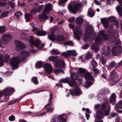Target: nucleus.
Instances as JSON below:
<instances>
[{
    "label": "nucleus",
    "instance_id": "1",
    "mask_svg": "<svg viewBox=\"0 0 122 122\" xmlns=\"http://www.w3.org/2000/svg\"><path fill=\"white\" fill-rule=\"evenodd\" d=\"M76 70V68H73L70 69V77H67L61 79L60 82L61 83H68L69 86L71 87L75 86L74 88L71 89L69 90V92L68 93L66 96L67 97L70 96L71 95L72 96H76V72L74 70Z\"/></svg>",
    "mask_w": 122,
    "mask_h": 122
},
{
    "label": "nucleus",
    "instance_id": "2",
    "mask_svg": "<svg viewBox=\"0 0 122 122\" xmlns=\"http://www.w3.org/2000/svg\"><path fill=\"white\" fill-rule=\"evenodd\" d=\"M77 69L78 71L77 72V86L82 83L83 76L87 71L83 68L77 67Z\"/></svg>",
    "mask_w": 122,
    "mask_h": 122
},
{
    "label": "nucleus",
    "instance_id": "3",
    "mask_svg": "<svg viewBox=\"0 0 122 122\" xmlns=\"http://www.w3.org/2000/svg\"><path fill=\"white\" fill-rule=\"evenodd\" d=\"M15 91V89L13 88L7 87L4 90L3 92H0V97L4 95L5 101H7L9 99V96L11 95Z\"/></svg>",
    "mask_w": 122,
    "mask_h": 122
},
{
    "label": "nucleus",
    "instance_id": "4",
    "mask_svg": "<svg viewBox=\"0 0 122 122\" xmlns=\"http://www.w3.org/2000/svg\"><path fill=\"white\" fill-rule=\"evenodd\" d=\"M92 29L90 26H89L86 30L84 40V41L88 43L91 41L92 38Z\"/></svg>",
    "mask_w": 122,
    "mask_h": 122
},
{
    "label": "nucleus",
    "instance_id": "5",
    "mask_svg": "<svg viewBox=\"0 0 122 122\" xmlns=\"http://www.w3.org/2000/svg\"><path fill=\"white\" fill-rule=\"evenodd\" d=\"M11 36L10 34H7L4 35L0 39V46L1 47L3 45L8 43L11 40Z\"/></svg>",
    "mask_w": 122,
    "mask_h": 122
},
{
    "label": "nucleus",
    "instance_id": "6",
    "mask_svg": "<svg viewBox=\"0 0 122 122\" xmlns=\"http://www.w3.org/2000/svg\"><path fill=\"white\" fill-rule=\"evenodd\" d=\"M20 62L19 58L17 57H15L12 58L10 61L11 64L15 68L17 67Z\"/></svg>",
    "mask_w": 122,
    "mask_h": 122
},
{
    "label": "nucleus",
    "instance_id": "7",
    "mask_svg": "<svg viewBox=\"0 0 122 122\" xmlns=\"http://www.w3.org/2000/svg\"><path fill=\"white\" fill-rule=\"evenodd\" d=\"M68 8L70 12L74 14L76 13V1H72L71 5H68Z\"/></svg>",
    "mask_w": 122,
    "mask_h": 122
},
{
    "label": "nucleus",
    "instance_id": "8",
    "mask_svg": "<svg viewBox=\"0 0 122 122\" xmlns=\"http://www.w3.org/2000/svg\"><path fill=\"white\" fill-rule=\"evenodd\" d=\"M122 51L121 47L120 46H116L112 49V53L114 55L117 56L120 55Z\"/></svg>",
    "mask_w": 122,
    "mask_h": 122
},
{
    "label": "nucleus",
    "instance_id": "9",
    "mask_svg": "<svg viewBox=\"0 0 122 122\" xmlns=\"http://www.w3.org/2000/svg\"><path fill=\"white\" fill-rule=\"evenodd\" d=\"M106 33V32L104 30L100 31V34L101 36L100 38L102 41H106L109 40L110 36Z\"/></svg>",
    "mask_w": 122,
    "mask_h": 122
},
{
    "label": "nucleus",
    "instance_id": "10",
    "mask_svg": "<svg viewBox=\"0 0 122 122\" xmlns=\"http://www.w3.org/2000/svg\"><path fill=\"white\" fill-rule=\"evenodd\" d=\"M58 29L57 27H54L51 28L50 32V35L48 36V37L49 39L51 41H54L55 40V35L54 33L55 31Z\"/></svg>",
    "mask_w": 122,
    "mask_h": 122
},
{
    "label": "nucleus",
    "instance_id": "11",
    "mask_svg": "<svg viewBox=\"0 0 122 122\" xmlns=\"http://www.w3.org/2000/svg\"><path fill=\"white\" fill-rule=\"evenodd\" d=\"M61 55L65 57L68 58L69 56H76V51L75 50H68L66 52L62 53Z\"/></svg>",
    "mask_w": 122,
    "mask_h": 122
},
{
    "label": "nucleus",
    "instance_id": "12",
    "mask_svg": "<svg viewBox=\"0 0 122 122\" xmlns=\"http://www.w3.org/2000/svg\"><path fill=\"white\" fill-rule=\"evenodd\" d=\"M111 78L112 81L115 83H116L118 81V75L115 71L113 70L110 73Z\"/></svg>",
    "mask_w": 122,
    "mask_h": 122
},
{
    "label": "nucleus",
    "instance_id": "13",
    "mask_svg": "<svg viewBox=\"0 0 122 122\" xmlns=\"http://www.w3.org/2000/svg\"><path fill=\"white\" fill-rule=\"evenodd\" d=\"M55 65L56 67L57 68H63L65 66V62L61 59L57 60L55 62Z\"/></svg>",
    "mask_w": 122,
    "mask_h": 122
},
{
    "label": "nucleus",
    "instance_id": "14",
    "mask_svg": "<svg viewBox=\"0 0 122 122\" xmlns=\"http://www.w3.org/2000/svg\"><path fill=\"white\" fill-rule=\"evenodd\" d=\"M83 77H84L86 81H91L93 82L95 81L94 78L92 76L90 73L87 71L83 75Z\"/></svg>",
    "mask_w": 122,
    "mask_h": 122
},
{
    "label": "nucleus",
    "instance_id": "15",
    "mask_svg": "<svg viewBox=\"0 0 122 122\" xmlns=\"http://www.w3.org/2000/svg\"><path fill=\"white\" fill-rule=\"evenodd\" d=\"M15 49L18 51H20L25 48V46L24 44L19 41H17L15 44Z\"/></svg>",
    "mask_w": 122,
    "mask_h": 122
},
{
    "label": "nucleus",
    "instance_id": "16",
    "mask_svg": "<svg viewBox=\"0 0 122 122\" xmlns=\"http://www.w3.org/2000/svg\"><path fill=\"white\" fill-rule=\"evenodd\" d=\"M107 51L106 50L103 51L101 54V57L100 59L102 63L104 65L106 63L107 59L106 57L107 56Z\"/></svg>",
    "mask_w": 122,
    "mask_h": 122
},
{
    "label": "nucleus",
    "instance_id": "17",
    "mask_svg": "<svg viewBox=\"0 0 122 122\" xmlns=\"http://www.w3.org/2000/svg\"><path fill=\"white\" fill-rule=\"evenodd\" d=\"M64 116L63 115H60L56 118L53 119V122H66L65 119L64 118Z\"/></svg>",
    "mask_w": 122,
    "mask_h": 122
},
{
    "label": "nucleus",
    "instance_id": "18",
    "mask_svg": "<svg viewBox=\"0 0 122 122\" xmlns=\"http://www.w3.org/2000/svg\"><path fill=\"white\" fill-rule=\"evenodd\" d=\"M43 67L48 74H50L51 73L52 68L51 65L48 64H46L43 66Z\"/></svg>",
    "mask_w": 122,
    "mask_h": 122
},
{
    "label": "nucleus",
    "instance_id": "19",
    "mask_svg": "<svg viewBox=\"0 0 122 122\" xmlns=\"http://www.w3.org/2000/svg\"><path fill=\"white\" fill-rule=\"evenodd\" d=\"M120 4V6H117L116 7V9L119 15L122 16V0H117Z\"/></svg>",
    "mask_w": 122,
    "mask_h": 122
},
{
    "label": "nucleus",
    "instance_id": "20",
    "mask_svg": "<svg viewBox=\"0 0 122 122\" xmlns=\"http://www.w3.org/2000/svg\"><path fill=\"white\" fill-rule=\"evenodd\" d=\"M104 113L101 110H98L96 112V117L98 120H101L104 117Z\"/></svg>",
    "mask_w": 122,
    "mask_h": 122
},
{
    "label": "nucleus",
    "instance_id": "21",
    "mask_svg": "<svg viewBox=\"0 0 122 122\" xmlns=\"http://www.w3.org/2000/svg\"><path fill=\"white\" fill-rule=\"evenodd\" d=\"M46 13L42 11V14L39 15V19L41 21H44L49 18V17L46 15Z\"/></svg>",
    "mask_w": 122,
    "mask_h": 122
},
{
    "label": "nucleus",
    "instance_id": "22",
    "mask_svg": "<svg viewBox=\"0 0 122 122\" xmlns=\"http://www.w3.org/2000/svg\"><path fill=\"white\" fill-rule=\"evenodd\" d=\"M116 97L115 94L113 93L110 97V102L113 105H114L116 102Z\"/></svg>",
    "mask_w": 122,
    "mask_h": 122
},
{
    "label": "nucleus",
    "instance_id": "23",
    "mask_svg": "<svg viewBox=\"0 0 122 122\" xmlns=\"http://www.w3.org/2000/svg\"><path fill=\"white\" fill-rule=\"evenodd\" d=\"M84 21V19L81 17H77V27L79 28L81 26Z\"/></svg>",
    "mask_w": 122,
    "mask_h": 122
},
{
    "label": "nucleus",
    "instance_id": "24",
    "mask_svg": "<svg viewBox=\"0 0 122 122\" xmlns=\"http://www.w3.org/2000/svg\"><path fill=\"white\" fill-rule=\"evenodd\" d=\"M101 21L102 23L103 26L105 28H107L109 26V23L107 20L104 18H102L101 19Z\"/></svg>",
    "mask_w": 122,
    "mask_h": 122
},
{
    "label": "nucleus",
    "instance_id": "25",
    "mask_svg": "<svg viewBox=\"0 0 122 122\" xmlns=\"http://www.w3.org/2000/svg\"><path fill=\"white\" fill-rule=\"evenodd\" d=\"M78 34L81 36L83 35L82 30L80 28L77 27V40H79L81 39V37Z\"/></svg>",
    "mask_w": 122,
    "mask_h": 122
},
{
    "label": "nucleus",
    "instance_id": "26",
    "mask_svg": "<svg viewBox=\"0 0 122 122\" xmlns=\"http://www.w3.org/2000/svg\"><path fill=\"white\" fill-rule=\"evenodd\" d=\"M40 41L39 39H36L34 41L33 45H34L35 47L37 48L41 49V48L40 47Z\"/></svg>",
    "mask_w": 122,
    "mask_h": 122
},
{
    "label": "nucleus",
    "instance_id": "27",
    "mask_svg": "<svg viewBox=\"0 0 122 122\" xmlns=\"http://www.w3.org/2000/svg\"><path fill=\"white\" fill-rule=\"evenodd\" d=\"M52 10V7L51 5H47L45 6L42 11L46 13L51 11Z\"/></svg>",
    "mask_w": 122,
    "mask_h": 122
},
{
    "label": "nucleus",
    "instance_id": "28",
    "mask_svg": "<svg viewBox=\"0 0 122 122\" xmlns=\"http://www.w3.org/2000/svg\"><path fill=\"white\" fill-rule=\"evenodd\" d=\"M93 82L92 81H86L85 82V85H84V86L87 89L93 85Z\"/></svg>",
    "mask_w": 122,
    "mask_h": 122
},
{
    "label": "nucleus",
    "instance_id": "29",
    "mask_svg": "<svg viewBox=\"0 0 122 122\" xmlns=\"http://www.w3.org/2000/svg\"><path fill=\"white\" fill-rule=\"evenodd\" d=\"M65 37L64 36L61 35H57L55 37V39L59 41H63L65 40Z\"/></svg>",
    "mask_w": 122,
    "mask_h": 122
},
{
    "label": "nucleus",
    "instance_id": "30",
    "mask_svg": "<svg viewBox=\"0 0 122 122\" xmlns=\"http://www.w3.org/2000/svg\"><path fill=\"white\" fill-rule=\"evenodd\" d=\"M83 3L82 2H77V12H79L80 13L82 11L81 10L83 5Z\"/></svg>",
    "mask_w": 122,
    "mask_h": 122
},
{
    "label": "nucleus",
    "instance_id": "31",
    "mask_svg": "<svg viewBox=\"0 0 122 122\" xmlns=\"http://www.w3.org/2000/svg\"><path fill=\"white\" fill-rule=\"evenodd\" d=\"M99 70L97 68L93 69L91 71V72L93 74L95 77H96L99 74Z\"/></svg>",
    "mask_w": 122,
    "mask_h": 122
},
{
    "label": "nucleus",
    "instance_id": "32",
    "mask_svg": "<svg viewBox=\"0 0 122 122\" xmlns=\"http://www.w3.org/2000/svg\"><path fill=\"white\" fill-rule=\"evenodd\" d=\"M118 34H116V35L115 34H114L112 35L110 40L112 42H114L116 41L118 37Z\"/></svg>",
    "mask_w": 122,
    "mask_h": 122
},
{
    "label": "nucleus",
    "instance_id": "33",
    "mask_svg": "<svg viewBox=\"0 0 122 122\" xmlns=\"http://www.w3.org/2000/svg\"><path fill=\"white\" fill-rule=\"evenodd\" d=\"M42 61H40L37 62L35 64V67L37 68H39L42 67Z\"/></svg>",
    "mask_w": 122,
    "mask_h": 122
},
{
    "label": "nucleus",
    "instance_id": "34",
    "mask_svg": "<svg viewBox=\"0 0 122 122\" xmlns=\"http://www.w3.org/2000/svg\"><path fill=\"white\" fill-rule=\"evenodd\" d=\"M87 14L89 16H90L91 17L93 16L94 15L93 11L92 10V9L90 8H89L87 12Z\"/></svg>",
    "mask_w": 122,
    "mask_h": 122
},
{
    "label": "nucleus",
    "instance_id": "35",
    "mask_svg": "<svg viewBox=\"0 0 122 122\" xmlns=\"http://www.w3.org/2000/svg\"><path fill=\"white\" fill-rule=\"evenodd\" d=\"M36 34L38 36H45L46 34V32L42 30L39 31Z\"/></svg>",
    "mask_w": 122,
    "mask_h": 122
},
{
    "label": "nucleus",
    "instance_id": "36",
    "mask_svg": "<svg viewBox=\"0 0 122 122\" xmlns=\"http://www.w3.org/2000/svg\"><path fill=\"white\" fill-rule=\"evenodd\" d=\"M20 54L24 57H27L30 55L29 52L25 51L21 52L20 53Z\"/></svg>",
    "mask_w": 122,
    "mask_h": 122
},
{
    "label": "nucleus",
    "instance_id": "37",
    "mask_svg": "<svg viewBox=\"0 0 122 122\" xmlns=\"http://www.w3.org/2000/svg\"><path fill=\"white\" fill-rule=\"evenodd\" d=\"M110 107H109L107 110H105L103 111L104 113V115L107 116L108 115L110 112Z\"/></svg>",
    "mask_w": 122,
    "mask_h": 122
},
{
    "label": "nucleus",
    "instance_id": "38",
    "mask_svg": "<svg viewBox=\"0 0 122 122\" xmlns=\"http://www.w3.org/2000/svg\"><path fill=\"white\" fill-rule=\"evenodd\" d=\"M51 53L52 55L56 54L58 55L59 54V50L57 49L55 50V49L51 50L50 52Z\"/></svg>",
    "mask_w": 122,
    "mask_h": 122
},
{
    "label": "nucleus",
    "instance_id": "39",
    "mask_svg": "<svg viewBox=\"0 0 122 122\" xmlns=\"http://www.w3.org/2000/svg\"><path fill=\"white\" fill-rule=\"evenodd\" d=\"M31 80L35 85H37L38 83L37 78L36 76H35L32 78Z\"/></svg>",
    "mask_w": 122,
    "mask_h": 122
},
{
    "label": "nucleus",
    "instance_id": "40",
    "mask_svg": "<svg viewBox=\"0 0 122 122\" xmlns=\"http://www.w3.org/2000/svg\"><path fill=\"white\" fill-rule=\"evenodd\" d=\"M116 64V63L115 61H112L108 67H108V69H110L113 68L115 66Z\"/></svg>",
    "mask_w": 122,
    "mask_h": 122
},
{
    "label": "nucleus",
    "instance_id": "41",
    "mask_svg": "<svg viewBox=\"0 0 122 122\" xmlns=\"http://www.w3.org/2000/svg\"><path fill=\"white\" fill-rule=\"evenodd\" d=\"M57 57L58 56H51L49 57L48 59L49 60L54 62L57 58Z\"/></svg>",
    "mask_w": 122,
    "mask_h": 122
},
{
    "label": "nucleus",
    "instance_id": "42",
    "mask_svg": "<svg viewBox=\"0 0 122 122\" xmlns=\"http://www.w3.org/2000/svg\"><path fill=\"white\" fill-rule=\"evenodd\" d=\"M79 86L77 85V96H80L82 93L81 90L78 87Z\"/></svg>",
    "mask_w": 122,
    "mask_h": 122
},
{
    "label": "nucleus",
    "instance_id": "43",
    "mask_svg": "<svg viewBox=\"0 0 122 122\" xmlns=\"http://www.w3.org/2000/svg\"><path fill=\"white\" fill-rule=\"evenodd\" d=\"M106 103H103L100 106L101 109L99 110H101L102 111L106 110Z\"/></svg>",
    "mask_w": 122,
    "mask_h": 122
},
{
    "label": "nucleus",
    "instance_id": "44",
    "mask_svg": "<svg viewBox=\"0 0 122 122\" xmlns=\"http://www.w3.org/2000/svg\"><path fill=\"white\" fill-rule=\"evenodd\" d=\"M73 43L72 42V41H66L65 42L64 44L65 45H68L70 46H73Z\"/></svg>",
    "mask_w": 122,
    "mask_h": 122
},
{
    "label": "nucleus",
    "instance_id": "45",
    "mask_svg": "<svg viewBox=\"0 0 122 122\" xmlns=\"http://www.w3.org/2000/svg\"><path fill=\"white\" fill-rule=\"evenodd\" d=\"M91 48L93 50L98 51V48L94 44H93L91 46Z\"/></svg>",
    "mask_w": 122,
    "mask_h": 122
},
{
    "label": "nucleus",
    "instance_id": "46",
    "mask_svg": "<svg viewBox=\"0 0 122 122\" xmlns=\"http://www.w3.org/2000/svg\"><path fill=\"white\" fill-rule=\"evenodd\" d=\"M9 13V11L6 10L5 11L1 14L0 17H6L8 16Z\"/></svg>",
    "mask_w": 122,
    "mask_h": 122
},
{
    "label": "nucleus",
    "instance_id": "47",
    "mask_svg": "<svg viewBox=\"0 0 122 122\" xmlns=\"http://www.w3.org/2000/svg\"><path fill=\"white\" fill-rule=\"evenodd\" d=\"M108 20L110 22H115L116 21V18L113 16L109 17Z\"/></svg>",
    "mask_w": 122,
    "mask_h": 122
},
{
    "label": "nucleus",
    "instance_id": "48",
    "mask_svg": "<svg viewBox=\"0 0 122 122\" xmlns=\"http://www.w3.org/2000/svg\"><path fill=\"white\" fill-rule=\"evenodd\" d=\"M68 0H59L58 4L61 5H62L65 4V3Z\"/></svg>",
    "mask_w": 122,
    "mask_h": 122
},
{
    "label": "nucleus",
    "instance_id": "49",
    "mask_svg": "<svg viewBox=\"0 0 122 122\" xmlns=\"http://www.w3.org/2000/svg\"><path fill=\"white\" fill-rule=\"evenodd\" d=\"M6 28L3 26H0V34L3 33L5 31Z\"/></svg>",
    "mask_w": 122,
    "mask_h": 122
},
{
    "label": "nucleus",
    "instance_id": "50",
    "mask_svg": "<svg viewBox=\"0 0 122 122\" xmlns=\"http://www.w3.org/2000/svg\"><path fill=\"white\" fill-rule=\"evenodd\" d=\"M21 99V98H20L19 99L16 100L15 99L13 101H11L10 102H9L8 103L7 105H12L13 104L16 102L18 100H20Z\"/></svg>",
    "mask_w": 122,
    "mask_h": 122
},
{
    "label": "nucleus",
    "instance_id": "51",
    "mask_svg": "<svg viewBox=\"0 0 122 122\" xmlns=\"http://www.w3.org/2000/svg\"><path fill=\"white\" fill-rule=\"evenodd\" d=\"M92 55L90 53H88L85 56V58L86 59H89L91 58Z\"/></svg>",
    "mask_w": 122,
    "mask_h": 122
},
{
    "label": "nucleus",
    "instance_id": "52",
    "mask_svg": "<svg viewBox=\"0 0 122 122\" xmlns=\"http://www.w3.org/2000/svg\"><path fill=\"white\" fill-rule=\"evenodd\" d=\"M10 56L8 55H6L5 56V62H8L10 60Z\"/></svg>",
    "mask_w": 122,
    "mask_h": 122
},
{
    "label": "nucleus",
    "instance_id": "53",
    "mask_svg": "<svg viewBox=\"0 0 122 122\" xmlns=\"http://www.w3.org/2000/svg\"><path fill=\"white\" fill-rule=\"evenodd\" d=\"M53 108L51 107L47 108L46 110V111L47 112H49L50 113L52 112H53Z\"/></svg>",
    "mask_w": 122,
    "mask_h": 122
},
{
    "label": "nucleus",
    "instance_id": "54",
    "mask_svg": "<svg viewBox=\"0 0 122 122\" xmlns=\"http://www.w3.org/2000/svg\"><path fill=\"white\" fill-rule=\"evenodd\" d=\"M4 65V60L3 58L0 57V67H2Z\"/></svg>",
    "mask_w": 122,
    "mask_h": 122
},
{
    "label": "nucleus",
    "instance_id": "55",
    "mask_svg": "<svg viewBox=\"0 0 122 122\" xmlns=\"http://www.w3.org/2000/svg\"><path fill=\"white\" fill-rule=\"evenodd\" d=\"M15 117L13 115H11L9 118V120L10 121H13L15 120Z\"/></svg>",
    "mask_w": 122,
    "mask_h": 122
},
{
    "label": "nucleus",
    "instance_id": "56",
    "mask_svg": "<svg viewBox=\"0 0 122 122\" xmlns=\"http://www.w3.org/2000/svg\"><path fill=\"white\" fill-rule=\"evenodd\" d=\"M75 17H71L68 20V21L70 23H73L75 21Z\"/></svg>",
    "mask_w": 122,
    "mask_h": 122
},
{
    "label": "nucleus",
    "instance_id": "57",
    "mask_svg": "<svg viewBox=\"0 0 122 122\" xmlns=\"http://www.w3.org/2000/svg\"><path fill=\"white\" fill-rule=\"evenodd\" d=\"M48 103L44 107V108H46L48 106H51L52 105V102L51 101H49L48 100Z\"/></svg>",
    "mask_w": 122,
    "mask_h": 122
},
{
    "label": "nucleus",
    "instance_id": "58",
    "mask_svg": "<svg viewBox=\"0 0 122 122\" xmlns=\"http://www.w3.org/2000/svg\"><path fill=\"white\" fill-rule=\"evenodd\" d=\"M92 64L93 67L94 68L96 67L98 65L97 62L95 60L92 61Z\"/></svg>",
    "mask_w": 122,
    "mask_h": 122
},
{
    "label": "nucleus",
    "instance_id": "59",
    "mask_svg": "<svg viewBox=\"0 0 122 122\" xmlns=\"http://www.w3.org/2000/svg\"><path fill=\"white\" fill-rule=\"evenodd\" d=\"M15 15L17 18H19L22 14L19 11L17 12V13H15Z\"/></svg>",
    "mask_w": 122,
    "mask_h": 122
},
{
    "label": "nucleus",
    "instance_id": "60",
    "mask_svg": "<svg viewBox=\"0 0 122 122\" xmlns=\"http://www.w3.org/2000/svg\"><path fill=\"white\" fill-rule=\"evenodd\" d=\"M34 36H31L30 38L29 41L32 45L33 44V43L34 42Z\"/></svg>",
    "mask_w": 122,
    "mask_h": 122
},
{
    "label": "nucleus",
    "instance_id": "61",
    "mask_svg": "<svg viewBox=\"0 0 122 122\" xmlns=\"http://www.w3.org/2000/svg\"><path fill=\"white\" fill-rule=\"evenodd\" d=\"M108 90L106 89H104L102 91L101 93L103 94H106L108 93Z\"/></svg>",
    "mask_w": 122,
    "mask_h": 122
},
{
    "label": "nucleus",
    "instance_id": "62",
    "mask_svg": "<svg viewBox=\"0 0 122 122\" xmlns=\"http://www.w3.org/2000/svg\"><path fill=\"white\" fill-rule=\"evenodd\" d=\"M100 106V105L99 104H97L95 105L94 106V109L95 110H99V107Z\"/></svg>",
    "mask_w": 122,
    "mask_h": 122
},
{
    "label": "nucleus",
    "instance_id": "63",
    "mask_svg": "<svg viewBox=\"0 0 122 122\" xmlns=\"http://www.w3.org/2000/svg\"><path fill=\"white\" fill-rule=\"evenodd\" d=\"M89 45L86 44H85L82 46L81 47V48L83 49H87L89 46Z\"/></svg>",
    "mask_w": 122,
    "mask_h": 122
},
{
    "label": "nucleus",
    "instance_id": "64",
    "mask_svg": "<svg viewBox=\"0 0 122 122\" xmlns=\"http://www.w3.org/2000/svg\"><path fill=\"white\" fill-rule=\"evenodd\" d=\"M26 22H28L30 21V19L29 17V16L28 14H25V17Z\"/></svg>",
    "mask_w": 122,
    "mask_h": 122
}]
</instances>
